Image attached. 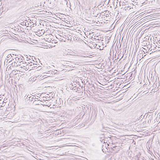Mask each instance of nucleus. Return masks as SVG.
<instances>
[{
    "label": "nucleus",
    "mask_w": 160,
    "mask_h": 160,
    "mask_svg": "<svg viewBox=\"0 0 160 160\" xmlns=\"http://www.w3.org/2000/svg\"><path fill=\"white\" fill-rule=\"evenodd\" d=\"M29 60H27L26 62H24V61H23L22 62V66L24 67H25L26 66L28 68L29 67H32V64H29Z\"/></svg>",
    "instance_id": "1"
},
{
    "label": "nucleus",
    "mask_w": 160,
    "mask_h": 160,
    "mask_svg": "<svg viewBox=\"0 0 160 160\" xmlns=\"http://www.w3.org/2000/svg\"><path fill=\"white\" fill-rule=\"evenodd\" d=\"M15 62H19V63H21L23 62V61L21 58H18V57L15 58Z\"/></svg>",
    "instance_id": "2"
},
{
    "label": "nucleus",
    "mask_w": 160,
    "mask_h": 160,
    "mask_svg": "<svg viewBox=\"0 0 160 160\" xmlns=\"http://www.w3.org/2000/svg\"><path fill=\"white\" fill-rule=\"evenodd\" d=\"M131 6H132V4L130 5H127L124 7V9H125V11L129 10L131 9Z\"/></svg>",
    "instance_id": "3"
},
{
    "label": "nucleus",
    "mask_w": 160,
    "mask_h": 160,
    "mask_svg": "<svg viewBox=\"0 0 160 160\" xmlns=\"http://www.w3.org/2000/svg\"><path fill=\"white\" fill-rule=\"evenodd\" d=\"M41 101L39 100H35L33 102V104L35 105H38L40 104H42L40 103Z\"/></svg>",
    "instance_id": "4"
},
{
    "label": "nucleus",
    "mask_w": 160,
    "mask_h": 160,
    "mask_svg": "<svg viewBox=\"0 0 160 160\" xmlns=\"http://www.w3.org/2000/svg\"><path fill=\"white\" fill-rule=\"evenodd\" d=\"M105 138L104 137V135L102 134L101 135V136L99 137V140L101 142H103V140L104 139V138Z\"/></svg>",
    "instance_id": "5"
},
{
    "label": "nucleus",
    "mask_w": 160,
    "mask_h": 160,
    "mask_svg": "<svg viewBox=\"0 0 160 160\" xmlns=\"http://www.w3.org/2000/svg\"><path fill=\"white\" fill-rule=\"evenodd\" d=\"M33 99H35L33 96L32 97V96H29L28 97V100L31 101H32L33 100Z\"/></svg>",
    "instance_id": "6"
},
{
    "label": "nucleus",
    "mask_w": 160,
    "mask_h": 160,
    "mask_svg": "<svg viewBox=\"0 0 160 160\" xmlns=\"http://www.w3.org/2000/svg\"><path fill=\"white\" fill-rule=\"evenodd\" d=\"M94 0H88V4L90 5H91L93 3Z\"/></svg>",
    "instance_id": "7"
},
{
    "label": "nucleus",
    "mask_w": 160,
    "mask_h": 160,
    "mask_svg": "<svg viewBox=\"0 0 160 160\" xmlns=\"http://www.w3.org/2000/svg\"><path fill=\"white\" fill-rule=\"evenodd\" d=\"M12 66L13 65L14 67H15V66L16 67L17 66H18V64H17V62H15V61H14V64H13V63H12Z\"/></svg>",
    "instance_id": "8"
},
{
    "label": "nucleus",
    "mask_w": 160,
    "mask_h": 160,
    "mask_svg": "<svg viewBox=\"0 0 160 160\" xmlns=\"http://www.w3.org/2000/svg\"><path fill=\"white\" fill-rule=\"evenodd\" d=\"M29 64H32V66L33 65H36V64H35L33 62H30L29 61Z\"/></svg>",
    "instance_id": "9"
},
{
    "label": "nucleus",
    "mask_w": 160,
    "mask_h": 160,
    "mask_svg": "<svg viewBox=\"0 0 160 160\" xmlns=\"http://www.w3.org/2000/svg\"><path fill=\"white\" fill-rule=\"evenodd\" d=\"M29 95H26L25 96V98L26 99H27V100H28V97H29Z\"/></svg>",
    "instance_id": "10"
},
{
    "label": "nucleus",
    "mask_w": 160,
    "mask_h": 160,
    "mask_svg": "<svg viewBox=\"0 0 160 160\" xmlns=\"http://www.w3.org/2000/svg\"><path fill=\"white\" fill-rule=\"evenodd\" d=\"M36 78H31V81H32V82L34 81L36 79Z\"/></svg>",
    "instance_id": "11"
},
{
    "label": "nucleus",
    "mask_w": 160,
    "mask_h": 160,
    "mask_svg": "<svg viewBox=\"0 0 160 160\" xmlns=\"http://www.w3.org/2000/svg\"><path fill=\"white\" fill-rule=\"evenodd\" d=\"M12 56L11 55V54L8 55L7 56V58H9L11 57H12Z\"/></svg>",
    "instance_id": "12"
},
{
    "label": "nucleus",
    "mask_w": 160,
    "mask_h": 160,
    "mask_svg": "<svg viewBox=\"0 0 160 160\" xmlns=\"http://www.w3.org/2000/svg\"><path fill=\"white\" fill-rule=\"evenodd\" d=\"M154 109H153V110H151L150 111H149V113H152V112H154Z\"/></svg>",
    "instance_id": "13"
},
{
    "label": "nucleus",
    "mask_w": 160,
    "mask_h": 160,
    "mask_svg": "<svg viewBox=\"0 0 160 160\" xmlns=\"http://www.w3.org/2000/svg\"><path fill=\"white\" fill-rule=\"evenodd\" d=\"M22 25H26V22H22Z\"/></svg>",
    "instance_id": "14"
},
{
    "label": "nucleus",
    "mask_w": 160,
    "mask_h": 160,
    "mask_svg": "<svg viewBox=\"0 0 160 160\" xmlns=\"http://www.w3.org/2000/svg\"><path fill=\"white\" fill-rule=\"evenodd\" d=\"M63 2H64V3H66V4H67V3H68V2L65 0H63Z\"/></svg>",
    "instance_id": "15"
},
{
    "label": "nucleus",
    "mask_w": 160,
    "mask_h": 160,
    "mask_svg": "<svg viewBox=\"0 0 160 160\" xmlns=\"http://www.w3.org/2000/svg\"><path fill=\"white\" fill-rule=\"evenodd\" d=\"M37 66H36V65H33L32 67H30V68H33L34 67H36Z\"/></svg>",
    "instance_id": "16"
},
{
    "label": "nucleus",
    "mask_w": 160,
    "mask_h": 160,
    "mask_svg": "<svg viewBox=\"0 0 160 160\" xmlns=\"http://www.w3.org/2000/svg\"><path fill=\"white\" fill-rule=\"evenodd\" d=\"M104 143H105L106 142H107V141L104 139L103 140V142Z\"/></svg>",
    "instance_id": "17"
},
{
    "label": "nucleus",
    "mask_w": 160,
    "mask_h": 160,
    "mask_svg": "<svg viewBox=\"0 0 160 160\" xmlns=\"http://www.w3.org/2000/svg\"><path fill=\"white\" fill-rule=\"evenodd\" d=\"M8 59L5 60L4 61V63H5V62H6L7 63L8 62Z\"/></svg>",
    "instance_id": "18"
},
{
    "label": "nucleus",
    "mask_w": 160,
    "mask_h": 160,
    "mask_svg": "<svg viewBox=\"0 0 160 160\" xmlns=\"http://www.w3.org/2000/svg\"><path fill=\"white\" fill-rule=\"evenodd\" d=\"M47 106H48V107H49L50 106V105H47Z\"/></svg>",
    "instance_id": "19"
},
{
    "label": "nucleus",
    "mask_w": 160,
    "mask_h": 160,
    "mask_svg": "<svg viewBox=\"0 0 160 160\" xmlns=\"http://www.w3.org/2000/svg\"><path fill=\"white\" fill-rule=\"evenodd\" d=\"M123 3H125V2H124L123 1Z\"/></svg>",
    "instance_id": "20"
},
{
    "label": "nucleus",
    "mask_w": 160,
    "mask_h": 160,
    "mask_svg": "<svg viewBox=\"0 0 160 160\" xmlns=\"http://www.w3.org/2000/svg\"><path fill=\"white\" fill-rule=\"evenodd\" d=\"M147 113H145V115H146Z\"/></svg>",
    "instance_id": "21"
}]
</instances>
